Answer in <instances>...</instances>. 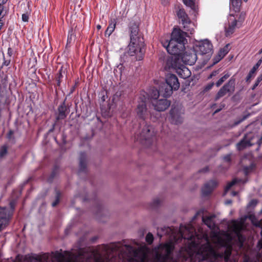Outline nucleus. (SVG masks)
<instances>
[{
  "label": "nucleus",
  "instance_id": "f257e3e1",
  "mask_svg": "<svg viewBox=\"0 0 262 262\" xmlns=\"http://www.w3.org/2000/svg\"><path fill=\"white\" fill-rule=\"evenodd\" d=\"M186 36H188L187 32L182 31L180 29L174 28L171 33L170 39L161 38V42L170 54L179 55L185 49Z\"/></svg>",
  "mask_w": 262,
  "mask_h": 262
},
{
  "label": "nucleus",
  "instance_id": "f03ea898",
  "mask_svg": "<svg viewBox=\"0 0 262 262\" xmlns=\"http://www.w3.org/2000/svg\"><path fill=\"white\" fill-rule=\"evenodd\" d=\"M231 254V250L226 249L224 252L217 253L209 243L202 245L197 252L199 262L206 260L207 262H217L220 258H224L225 262H228Z\"/></svg>",
  "mask_w": 262,
  "mask_h": 262
},
{
  "label": "nucleus",
  "instance_id": "7ed1b4c3",
  "mask_svg": "<svg viewBox=\"0 0 262 262\" xmlns=\"http://www.w3.org/2000/svg\"><path fill=\"white\" fill-rule=\"evenodd\" d=\"M174 246L171 243L160 244L156 252V258L159 262H168L172 260L171 253Z\"/></svg>",
  "mask_w": 262,
  "mask_h": 262
},
{
  "label": "nucleus",
  "instance_id": "20e7f679",
  "mask_svg": "<svg viewBox=\"0 0 262 262\" xmlns=\"http://www.w3.org/2000/svg\"><path fill=\"white\" fill-rule=\"evenodd\" d=\"M155 135L153 127L150 125L145 124L138 135L137 140L142 144L148 146L153 142Z\"/></svg>",
  "mask_w": 262,
  "mask_h": 262
},
{
  "label": "nucleus",
  "instance_id": "39448f33",
  "mask_svg": "<svg viewBox=\"0 0 262 262\" xmlns=\"http://www.w3.org/2000/svg\"><path fill=\"white\" fill-rule=\"evenodd\" d=\"M130 43L128 46L127 53L129 55L133 56L137 55L139 57L138 60L140 59L144 54V41L143 38L138 39H130Z\"/></svg>",
  "mask_w": 262,
  "mask_h": 262
},
{
  "label": "nucleus",
  "instance_id": "423d86ee",
  "mask_svg": "<svg viewBox=\"0 0 262 262\" xmlns=\"http://www.w3.org/2000/svg\"><path fill=\"white\" fill-rule=\"evenodd\" d=\"M63 255L61 253H59L58 255L56 257V260H54L49 258L48 254H43L41 256H38L35 257H33L31 262H79L76 259L74 260L67 259L62 261L60 257ZM24 262H30L29 260H26ZM95 262H104L101 259L97 258L96 259Z\"/></svg>",
  "mask_w": 262,
  "mask_h": 262
},
{
  "label": "nucleus",
  "instance_id": "0eeeda50",
  "mask_svg": "<svg viewBox=\"0 0 262 262\" xmlns=\"http://www.w3.org/2000/svg\"><path fill=\"white\" fill-rule=\"evenodd\" d=\"M235 78L233 76L232 77L228 82L219 90L215 97V100L217 101L227 93L229 94V95L233 94L235 89Z\"/></svg>",
  "mask_w": 262,
  "mask_h": 262
},
{
  "label": "nucleus",
  "instance_id": "6e6552de",
  "mask_svg": "<svg viewBox=\"0 0 262 262\" xmlns=\"http://www.w3.org/2000/svg\"><path fill=\"white\" fill-rule=\"evenodd\" d=\"M197 52L201 55H206L207 59H209L213 53V46L208 39L199 42L197 46Z\"/></svg>",
  "mask_w": 262,
  "mask_h": 262
},
{
  "label": "nucleus",
  "instance_id": "1a4fd4ad",
  "mask_svg": "<svg viewBox=\"0 0 262 262\" xmlns=\"http://www.w3.org/2000/svg\"><path fill=\"white\" fill-rule=\"evenodd\" d=\"M12 215V213L7 208L0 207V231L9 225Z\"/></svg>",
  "mask_w": 262,
  "mask_h": 262
},
{
  "label": "nucleus",
  "instance_id": "9d476101",
  "mask_svg": "<svg viewBox=\"0 0 262 262\" xmlns=\"http://www.w3.org/2000/svg\"><path fill=\"white\" fill-rule=\"evenodd\" d=\"M255 138V136L251 133L246 134L243 139L236 144V148L238 150L241 151L247 147H250L254 144L252 141Z\"/></svg>",
  "mask_w": 262,
  "mask_h": 262
},
{
  "label": "nucleus",
  "instance_id": "9b49d317",
  "mask_svg": "<svg viewBox=\"0 0 262 262\" xmlns=\"http://www.w3.org/2000/svg\"><path fill=\"white\" fill-rule=\"evenodd\" d=\"M195 229L191 225L187 226L181 225L179 232L181 236L185 239L192 240L194 237Z\"/></svg>",
  "mask_w": 262,
  "mask_h": 262
},
{
  "label": "nucleus",
  "instance_id": "f8f14e48",
  "mask_svg": "<svg viewBox=\"0 0 262 262\" xmlns=\"http://www.w3.org/2000/svg\"><path fill=\"white\" fill-rule=\"evenodd\" d=\"M183 111L178 107H172L170 111V121L174 124H181L183 121L182 115Z\"/></svg>",
  "mask_w": 262,
  "mask_h": 262
},
{
  "label": "nucleus",
  "instance_id": "ddd939ff",
  "mask_svg": "<svg viewBox=\"0 0 262 262\" xmlns=\"http://www.w3.org/2000/svg\"><path fill=\"white\" fill-rule=\"evenodd\" d=\"M154 108L159 112L164 111L170 105V102L166 99H161L151 101Z\"/></svg>",
  "mask_w": 262,
  "mask_h": 262
},
{
  "label": "nucleus",
  "instance_id": "4468645a",
  "mask_svg": "<svg viewBox=\"0 0 262 262\" xmlns=\"http://www.w3.org/2000/svg\"><path fill=\"white\" fill-rule=\"evenodd\" d=\"M183 61L187 64L192 65L197 60V55L194 51L186 52L182 57Z\"/></svg>",
  "mask_w": 262,
  "mask_h": 262
},
{
  "label": "nucleus",
  "instance_id": "2eb2a0df",
  "mask_svg": "<svg viewBox=\"0 0 262 262\" xmlns=\"http://www.w3.org/2000/svg\"><path fill=\"white\" fill-rule=\"evenodd\" d=\"M129 30L130 32V39L134 38L135 39H138L139 38H142L139 35V23L135 20H132L129 24Z\"/></svg>",
  "mask_w": 262,
  "mask_h": 262
},
{
  "label": "nucleus",
  "instance_id": "dca6fc26",
  "mask_svg": "<svg viewBox=\"0 0 262 262\" xmlns=\"http://www.w3.org/2000/svg\"><path fill=\"white\" fill-rule=\"evenodd\" d=\"M136 112L138 116L144 120L148 116V112L146 108L145 102L142 101L139 103L136 109Z\"/></svg>",
  "mask_w": 262,
  "mask_h": 262
},
{
  "label": "nucleus",
  "instance_id": "f3484780",
  "mask_svg": "<svg viewBox=\"0 0 262 262\" xmlns=\"http://www.w3.org/2000/svg\"><path fill=\"white\" fill-rule=\"evenodd\" d=\"M166 83L171 86L174 91L178 90L180 87V83L177 77L172 74H168L166 76Z\"/></svg>",
  "mask_w": 262,
  "mask_h": 262
},
{
  "label": "nucleus",
  "instance_id": "a211bd4d",
  "mask_svg": "<svg viewBox=\"0 0 262 262\" xmlns=\"http://www.w3.org/2000/svg\"><path fill=\"white\" fill-rule=\"evenodd\" d=\"M69 113V111L66 105L65 102H63L57 108L56 120L58 121L65 119Z\"/></svg>",
  "mask_w": 262,
  "mask_h": 262
},
{
  "label": "nucleus",
  "instance_id": "6ab92c4d",
  "mask_svg": "<svg viewBox=\"0 0 262 262\" xmlns=\"http://www.w3.org/2000/svg\"><path fill=\"white\" fill-rule=\"evenodd\" d=\"M230 229L234 232L238 236L239 240L242 237L241 232L243 229V225L235 221H232L231 224L229 225Z\"/></svg>",
  "mask_w": 262,
  "mask_h": 262
},
{
  "label": "nucleus",
  "instance_id": "aec40b11",
  "mask_svg": "<svg viewBox=\"0 0 262 262\" xmlns=\"http://www.w3.org/2000/svg\"><path fill=\"white\" fill-rule=\"evenodd\" d=\"M217 185V183L215 181H210L206 183L202 190L203 194L207 195L210 193Z\"/></svg>",
  "mask_w": 262,
  "mask_h": 262
},
{
  "label": "nucleus",
  "instance_id": "412c9836",
  "mask_svg": "<svg viewBox=\"0 0 262 262\" xmlns=\"http://www.w3.org/2000/svg\"><path fill=\"white\" fill-rule=\"evenodd\" d=\"M230 51L229 45L227 44L219 51L217 56L214 59L213 64H216L219 62Z\"/></svg>",
  "mask_w": 262,
  "mask_h": 262
},
{
  "label": "nucleus",
  "instance_id": "4be33fe9",
  "mask_svg": "<svg viewBox=\"0 0 262 262\" xmlns=\"http://www.w3.org/2000/svg\"><path fill=\"white\" fill-rule=\"evenodd\" d=\"M161 95H162L164 97H167L170 96L172 93V91H174V89L166 83L163 84L160 88Z\"/></svg>",
  "mask_w": 262,
  "mask_h": 262
},
{
  "label": "nucleus",
  "instance_id": "5701e85b",
  "mask_svg": "<svg viewBox=\"0 0 262 262\" xmlns=\"http://www.w3.org/2000/svg\"><path fill=\"white\" fill-rule=\"evenodd\" d=\"M86 171V157L84 152H81L79 158V172Z\"/></svg>",
  "mask_w": 262,
  "mask_h": 262
},
{
  "label": "nucleus",
  "instance_id": "b1692460",
  "mask_svg": "<svg viewBox=\"0 0 262 262\" xmlns=\"http://www.w3.org/2000/svg\"><path fill=\"white\" fill-rule=\"evenodd\" d=\"M117 24V19L116 18H111V20L109 21V25L107 27L105 32V35H107L108 36H110L112 33L114 32V31L115 29L116 26Z\"/></svg>",
  "mask_w": 262,
  "mask_h": 262
},
{
  "label": "nucleus",
  "instance_id": "393cba45",
  "mask_svg": "<svg viewBox=\"0 0 262 262\" xmlns=\"http://www.w3.org/2000/svg\"><path fill=\"white\" fill-rule=\"evenodd\" d=\"M183 29L185 30L184 32L187 33V34H192L194 32V25L190 20L189 22L183 23Z\"/></svg>",
  "mask_w": 262,
  "mask_h": 262
},
{
  "label": "nucleus",
  "instance_id": "a878e982",
  "mask_svg": "<svg viewBox=\"0 0 262 262\" xmlns=\"http://www.w3.org/2000/svg\"><path fill=\"white\" fill-rule=\"evenodd\" d=\"M177 14L178 18L181 20L182 24L183 23L189 22V20H190L183 9H179L177 11Z\"/></svg>",
  "mask_w": 262,
  "mask_h": 262
},
{
  "label": "nucleus",
  "instance_id": "bb28decb",
  "mask_svg": "<svg viewBox=\"0 0 262 262\" xmlns=\"http://www.w3.org/2000/svg\"><path fill=\"white\" fill-rule=\"evenodd\" d=\"M214 217V215L203 216L202 220L204 223L209 228L213 229L215 226L214 222L213 221Z\"/></svg>",
  "mask_w": 262,
  "mask_h": 262
},
{
  "label": "nucleus",
  "instance_id": "cd10ccee",
  "mask_svg": "<svg viewBox=\"0 0 262 262\" xmlns=\"http://www.w3.org/2000/svg\"><path fill=\"white\" fill-rule=\"evenodd\" d=\"M177 73L183 79H186L189 77L191 75L190 71L185 67H183L182 68H179L178 69Z\"/></svg>",
  "mask_w": 262,
  "mask_h": 262
},
{
  "label": "nucleus",
  "instance_id": "c85d7f7f",
  "mask_svg": "<svg viewBox=\"0 0 262 262\" xmlns=\"http://www.w3.org/2000/svg\"><path fill=\"white\" fill-rule=\"evenodd\" d=\"M237 20L234 19L231 23H229L228 28H226L225 34L226 36H228L233 33L237 26Z\"/></svg>",
  "mask_w": 262,
  "mask_h": 262
},
{
  "label": "nucleus",
  "instance_id": "c756f323",
  "mask_svg": "<svg viewBox=\"0 0 262 262\" xmlns=\"http://www.w3.org/2000/svg\"><path fill=\"white\" fill-rule=\"evenodd\" d=\"M242 0H230V9L235 12L240 11Z\"/></svg>",
  "mask_w": 262,
  "mask_h": 262
},
{
  "label": "nucleus",
  "instance_id": "7c9ffc66",
  "mask_svg": "<svg viewBox=\"0 0 262 262\" xmlns=\"http://www.w3.org/2000/svg\"><path fill=\"white\" fill-rule=\"evenodd\" d=\"M66 70L63 69V67H61L60 69V70L58 71V73L57 74L56 76V80L57 81V85L58 86H60V83L62 81V78L64 77V76L66 75Z\"/></svg>",
  "mask_w": 262,
  "mask_h": 262
},
{
  "label": "nucleus",
  "instance_id": "2f4dec72",
  "mask_svg": "<svg viewBox=\"0 0 262 262\" xmlns=\"http://www.w3.org/2000/svg\"><path fill=\"white\" fill-rule=\"evenodd\" d=\"M260 63L261 61L259 60L250 70L246 78L247 81H249L250 79V78L253 76V74L255 73L256 69L258 68Z\"/></svg>",
  "mask_w": 262,
  "mask_h": 262
},
{
  "label": "nucleus",
  "instance_id": "473e14b6",
  "mask_svg": "<svg viewBox=\"0 0 262 262\" xmlns=\"http://www.w3.org/2000/svg\"><path fill=\"white\" fill-rule=\"evenodd\" d=\"M231 74L229 72L225 73L224 75L222 76L219 80L216 82L215 85L217 87H219L226 79H227Z\"/></svg>",
  "mask_w": 262,
  "mask_h": 262
},
{
  "label": "nucleus",
  "instance_id": "72a5a7b5",
  "mask_svg": "<svg viewBox=\"0 0 262 262\" xmlns=\"http://www.w3.org/2000/svg\"><path fill=\"white\" fill-rule=\"evenodd\" d=\"M160 95H161L160 89H159V91L157 90V89L152 90L151 94V101L154 100H158L157 98L159 97Z\"/></svg>",
  "mask_w": 262,
  "mask_h": 262
},
{
  "label": "nucleus",
  "instance_id": "f704fd0d",
  "mask_svg": "<svg viewBox=\"0 0 262 262\" xmlns=\"http://www.w3.org/2000/svg\"><path fill=\"white\" fill-rule=\"evenodd\" d=\"M241 180H237V179H233L231 182H229L225 188V193H226L231 188V187L232 186H233L235 184H236V183L238 182H241Z\"/></svg>",
  "mask_w": 262,
  "mask_h": 262
},
{
  "label": "nucleus",
  "instance_id": "c9c22d12",
  "mask_svg": "<svg viewBox=\"0 0 262 262\" xmlns=\"http://www.w3.org/2000/svg\"><path fill=\"white\" fill-rule=\"evenodd\" d=\"M145 241L149 245H150L154 241V236L150 232L148 233L146 235Z\"/></svg>",
  "mask_w": 262,
  "mask_h": 262
},
{
  "label": "nucleus",
  "instance_id": "e433bc0d",
  "mask_svg": "<svg viewBox=\"0 0 262 262\" xmlns=\"http://www.w3.org/2000/svg\"><path fill=\"white\" fill-rule=\"evenodd\" d=\"M262 80V74H260L257 78V79L252 88V90H254L259 84L260 82Z\"/></svg>",
  "mask_w": 262,
  "mask_h": 262
},
{
  "label": "nucleus",
  "instance_id": "4c0bfd02",
  "mask_svg": "<svg viewBox=\"0 0 262 262\" xmlns=\"http://www.w3.org/2000/svg\"><path fill=\"white\" fill-rule=\"evenodd\" d=\"M30 12H26L22 14V20L24 22H28L30 16Z\"/></svg>",
  "mask_w": 262,
  "mask_h": 262
},
{
  "label": "nucleus",
  "instance_id": "58836bf2",
  "mask_svg": "<svg viewBox=\"0 0 262 262\" xmlns=\"http://www.w3.org/2000/svg\"><path fill=\"white\" fill-rule=\"evenodd\" d=\"M74 38V35L73 33V30L71 29L69 32V35L68 36V42L71 43L73 39Z\"/></svg>",
  "mask_w": 262,
  "mask_h": 262
},
{
  "label": "nucleus",
  "instance_id": "ea45409f",
  "mask_svg": "<svg viewBox=\"0 0 262 262\" xmlns=\"http://www.w3.org/2000/svg\"><path fill=\"white\" fill-rule=\"evenodd\" d=\"M60 193L59 192H57L56 199L54 202L52 203V207H55L59 202Z\"/></svg>",
  "mask_w": 262,
  "mask_h": 262
},
{
  "label": "nucleus",
  "instance_id": "a19ab883",
  "mask_svg": "<svg viewBox=\"0 0 262 262\" xmlns=\"http://www.w3.org/2000/svg\"><path fill=\"white\" fill-rule=\"evenodd\" d=\"M183 2L186 6L191 8L194 6V0H183Z\"/></svg>",
  "mask_w": 262,
  "mask_h": 262
},
{
  "label": "nucleus",
  "instance_id": "79ce46f5",
  "mask_svg": "<svg viewBox=\"0 0 262 262\" xmlns=\"http://www.w3.org/2000/svg\"><path fill=\"white\" fill-rule=\"evenodd\" d=\"M7 152V149L6 147L3 146L0 150V158L4 157Z\"/></svg>",
  "mask_w": 262,
  "mask_h": 262
},
{
  "label": "nucleus",
  "instance_id": "37998d69",
  "mask_svg": "<svg viewBox=\"0 0 262 262\" xmlns=\"http://www.w3.org/2000/svg\"><path fill=\"white\" fill-rule=\"evenodd\" d=\"M213 85H214L213 82L209 83L205 87L204 91L207 92V91H209L210 90H211L212 88Z\"/></svg>",
  "mask_w": 262,
  "mask_h": 262
},
{
  "label": "nucleus",
  "instance_id": "c03bdc74",
  "mask_svg": "<svg viewBox=\"0 0 262 262\" xmlns=\"http://www.w3.org/2000/svg\"><path fill=\"white\" fill-rule=\"evenodd\" d=\"M257 204V201L256 200H252L248 204L249 207H255Z\"/></svg>",
  "mask_w": 262,
  "mask_h": 262
},
{
  "label": "nucleus",
  "instance_id": "a18cd8bd",
  "mask_svg": "<svg viewBox=\"0 0 262 262\" xmlns=\"http://www.w3.org/2000/svg\"><path fill=\"white\" fill-rule=\"evenodd\" d=\"M161 203V200L159 199H156L154 200L153 201V206L154 207H156L158 206L159 205H160Z\"/></svg>",
  "mask_w": 262,
  "mask_h": 262
},
{
  "label": "nucleus",
  "instance_id": "49530a36",
  "mask_svg": "<svg viewBox=\"0 0 262 262\" xmlns=\"http://www.w3.org/2000/svg\"><path fill=\"white\" fill-rule=\"evenodd\" d=\"M219 72H220L219 70L213 71L211 73V74L209 76L208 78H211L212 77L216 76V75H217L219 73Z\"/></svg>",
  "mask_w": 262,
  "mask_h": 262
},
{
  "label": "nucleus",
  "instance_id": "de8ad7c7",
  "mask_svg": "<svg viewBox=\"0 0 262 262\" xmlns=\"http://www.w3.org/2000/svg\"><path fill=\"white\" fill-rule=\"evenodd\" d=\"M4 61L3 63V66H8L10 62V59L9 58V59H6L5 57L4 56Z\"/></svg>",
  "mask_w": 262,
  "mask_h": 262
},
{
  "label": "nucleus",
  "instance_id": "09e8293b",
  "mask_svg": "<svg viewBox=\"0 0 262 262\" xmlns=\"http://www.w3.org/2000/svg\"><path fill=\"white\" fill-rule=\"evenodd\" d=\"M224 159L225 161H227V162H229L230 161V155H226L224 157Z\"/></svg>",
  "mask_w": 262,
  "mask_h": 262
},
{
  "label": "nucleus",
  "instance_id": "8fccbe9b",
  "mask_svg": "<svg viewBox=\"0 0 262 262\" xmlns=\"http://www.w3.org/2000/svg\"><path fill=\"white\" fill-rule=\"evenodd\" d=\"M246 118V117H244L243 119L239 120V121H237V122H235L234 123V125H237L238 124H239L240 123H241L243 121H244L245 119Z\"/></svg>",
  "mask_w": 262,
  "mask_h": 262
},
{
  "label": "nucleus",
  "instance_id": "3c124183",
  "mask_svg": "<svg viewBox=\"0 0 262 262\" xmlns=\"http://www.w3.org/2000/svg\"><path fill=\"white\" fill-rule=\"evenodd\" d=\"M7 54L8 55V56L10 57L12 54V50L11 48H9L8 49V53Z\"/></svg>",
  "mask_w": 262,
  "mask_h": 262
},
{
  "label": "nucleus",
  "instance_id": "603ef678",
  "mask_svg": "<svg viewBox=\"0 0 262 262\" xmlns=\"http://www.w3.org/2000/svg\"><path fill=\"white\" fill-rule=\"evenodd\" d=\"M164 230L166 231V233H169L171 231L169 227H164Z\"/></svg>",
  "mask_w": 262,
  "mask_h": 262
},
{
  "label": "nucleus",
  "instance_id": "864d4df0",
  "mask_svg": "<svg viewBox=\"0 0 262 262\" xmlns=\"http://www.w3.org/2000/svg\"><path fill=\"white\" fill-rule=\"evenodd\" d=\"M7 0H0V7L2 8V5L6 3Z\"/></svg>",
  "mask_w": 262,
  "mask_h": 262
},
{
  "label": "nucleus",
  "instance_id": "5fc2aeb1",
  "mask_svg": "<svg viewBox=\"0 0 262 262\" xmlns=\"http://www.w3.org/2000/svg\"><path fill=\"white\" fill-rule=\"evenodd\" d=\"M208 170V168L206 167L202 170H200V172H206Z\"/></svg>",
  "mask_w": 262,
  "mask_h": 262
},
{
  "label": "nucleus",
  "instance_id": "6e6d98bb",
  "mask_svg": "<svg viewBox=\"0 0 262 262\" xmlns=\"http://www.w3.org/2000/svg\"><path fill=\"white\" fill-rule=\"evenodd\" d=\"M55 126V124H54L53 125V126H52V128H51V129L49 130V132H50V133L53 132V130H54Z\"/></svg>",
  "mask_w": 262,
  "mask_h": 262
},
{
  "label": "nucleus",
  "instance_id": "4d7b16f0",
  "mask_svg": "<svg viewBox=\"0 0 262 262\" xmlns=\"http://www.w3.org/2000/svg\"><path fill=\"white\" fill-rule=\"evenodd\" d=\"M231 203H232V201L231 200H227L225 202V204L226 205L231 204Z\"/></svg>",
  "mask_w": 262,
  "mask_h": 262
},
{
  "label": "nucleus",
  "instance_id": "13d9d810",
  "mask_svg": "<svg viewBox=\"0 0 262 262\" xmlns=\"http://www.w3.org/2000/svg\"><path fill=\"white\" fill-rule=\"evenodd\" d=\"M162 2L164 5H166L168 3V0H162Z\"/></svg>",
  "mask_w": 262,
  "mask_h": 262
},
{
  "label": "nucleus",
  "instance_id": "bf43d9fd",
  "mask_svg": "<svg viewBox=\"0 0 262 262\" xmlns=\"http://www.w3.org/2000/svg\"><path fill=\"white\" fill-rule=\"evenodd\" d=\"M237 192H236V191H232V195L233 196H235V195L237 194Z\"/></svg>",
  "mask_w": 262,
  "mask_h": 262
},
{
  "label": "nucleus",
  "instance_id": "052dcab7",
  "mask_svg": "<svg viewBox=\"0 0 262 262\" xmlns=\"http://www.w3.org/2000/svg\"><path fill=\"white\" fill-rule=\"evenodd\" d=\"M248 167H245L244 168V170H245V172H246V173L247 174V172H248Z\"/></svg>",
  "mask_w": 262,
  "mask_h": 262
},
{
  "label": "nucleus",
  "instance_id": "680f3d73",
  "mask_svg": "<svg viewBox=\"0 0 262 262\" xmlns=\"http://www.w3.org/2000/svg\"><path fill=\"white\" fill-rule=\"evenodd\" d=\"M3 24V23H2V20H0V30L1 29Z\"/></svg>",
  "mask_w": 262,
  "mask_h": 262
},
{
  "label": "nucleus",
  "instance_id": "e2e57ef3",
  "mask_svg": "<svg viewBox=\"0 0 262 262\" xmlns=\"http://www.w3.org/2000/svg\"><path fill=\"white\" fill-rule=\"evenodd\" d=\"M10 205L11 207L13 208V207H13V203L12 202H11L10 203Z\"/></svg>",
  "mask_w": 262,
  "mask_h": 262
},
{
  "label": "nucleus",
  "instance_id": "0e129e2a",
  "mask_svg": "<svg viewBox=\"0 0 262 262\" xmlns=\"http://www.w3.org/2000/svg\"><path fill=\"white\" fill-rule=\"evenodd\" d=\"M221 110H222V108L216 110L215 111V113H218V112H220Z\"/></svg>",
  "mask_w": 262,
  "mask_h": 262
},
{
  "label": "nucleus",
  "instance_id": "69168bd1",
  "mask_svg": "<svg viewBox=\"0 0 262 262\" xmlns=\"http://www.w3.org/2000/svg\"><path fill=\"white\" fill-rule=\"evenodd\" d=\"M97 28L98 29H100L101 28V26L100 25H98L97 26Z\"/></svg>",
  "mask_w": 262,
  "mask_h": 262
},
{
  "label": "nucleus",
  "instance_id": "338daca9",
  "mask_svg": "<svg viewBox=\"0 0 262 262\" xmlns=\"http://www.w3.org/2000/svg\"><path fill=\"white\" fill-rule=\"evenodd\" d=\"M158 235L160 237H161L162 236V234H160L159 233V232L158 231Z\"/></svg>",
  "mask_w": 262,
  "mask_h": 262
},
{
  "label": "nucleus",
  "instance_id": "774afa93",
  "mask_svg": "<svg viewBox=\"0 0 262 262\" xmlns=\"http://www.w3.org/2000/svg\"><path fill=\"white\" fill-rule=\"evenodd\" d=\"M259 54L262 53V49L259 51Z\"/></svg>",
  "mask_w": 262,
  "mask_h": 262
}]
</instances>
